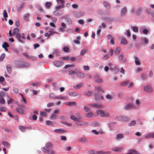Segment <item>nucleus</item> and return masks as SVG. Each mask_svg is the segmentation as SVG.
I'll list each match as a JSON object with an SVG mask.
<instances>
[{
  "label": "nucleus",
  "instance_id": "36",
  "mask_svg": "<svg viewBox=\"0 0 154 154\" xmlns=\"http://www.w3.org/2000/svg\"><path fill=\"white\" fill-rule=\"evenodd\" d=\"M92 125L94 127H99L100 124L98 122H92Z\"/></svg>",
  "mask_w": 154,
  "mask_h": 154
},
{
  "label": "nucleus",
  "instance_id": "28",
  "mask_svg": "<svg viewBox=\"0 0 154 154\" xmlns=\"http://www.w3.org/2000/svg\"><path fill=\"white\" fill-rule=\"evenodd\" d=\"M45 153H48V154H54V152L51 149H47Z\"/></svg>",
  "mask_w": 154,
  "mask_h": 154
},
{
  "label": "nucleus",
  "instance_id": "61",
  "mask_svg": "<svg viewBox=\"0 0 154 154\" xmlns=\"http://www.w3.org/2000/svg\"><path fill=\"white\" fill-rule=\"evenodd\" d=\"M49 96L51 98L54 99L55 95L53 93H51L50 94Z\"/></svg>",
  "mask_w": 154,
  "mask_h": 154
},
{
  "label": "nucleus",
  "instance_id": "22",
  "mask_svg": "<svg viewBox=\"0 0 154 154\" xmlns=\"http://www.w3.org/2000/svg\"><path fill=\"white\" fill-rule=\"evenodd\" d=\"M54 132L57 133H64L66 131L62 129H56L54 130Z\"/></svg>",
  "mask_w": 154,
  "mask_h": 154
},
{
  "label": "nucleus",
  "instance_id": "27",
  "mask_svg": "<svg viewBox=\"0 0 154 154\" xmlns=\"http://www.w3.org/2000/svg\"><path fill=\"white\" fill-rule=\"evenodd\" d=\"M17 111L19 113L22 114L23 113V109L20 107H17L16 108Z\"/></svg>",
  "mask_w": 154,
  "mask_h": 154
},
{
  "label": "nucleus",
  "instance_id": "16",
  "mask_svg": "<svg viewBox=\"0 0 154 154\" xmlns=\"http://www.w3.org/2000/svg\"><path fill=\"white\" fill-rule=\"evenodd\" d=\"M53 64L55 66L57 67H59L62 64L61 61L58 60L53 61Z\"/></svg>",
  "mask_w": 154,
  "mask_h": 154
},
{
  "label": "nucleus",
  "instance_id": "37",
  "mask_svg": "<svg viewBox=\"0 0 154 154\" xmlns=\"http://www.w3.org/2000/svg\"><path fill=\"white\" fill-rule=\"evenodd\" d=\"M19 129L22 131H24L27 128L23 126H19Z\"/></svg>",
  "mask_w": 154,
  "mask_h": 154
},
{
  "label": "nucleus",
  "instance_id": "30",
  "mask_svg": "<svg viewBox=\"0 0 154 154\" xmlns=\"http://www.w3.org/2000/svg\"><path fill=\"white\" fill-rule=\"evenodd\" d=\"M94 79L95 82L97 83H101L102 82L101 79L99 78L98 76H96L94 78Z\"/></svg>",
  "mask_w": 154,
  "mask_h": 154
},
{
  "label": "nucleus",
  "instance_id": "44",
  "mask_svg": "<svg viewBox=\"0 0 154 154\" xmlns=\"http://www.w3.org/2000/svg\"><path fill=\"white\" fill-rule=\"evenodd\" d=\"M51 5V3L50 2H47L45 4V7L48 8H50V7Z\"/></svg>",
  "mask_w": 154,
  "mask_h": 154
},
{
  "label": "nucleus",
  "instance_id": "20",
  "mask_svg": "<svg viewBox=\"0 0 154 154\" xmlns=\"http://www.w3.org/2000/svg\"><path fill=\"white\" fill-rule=\"evenodd\" d=\"M124 137V135L122 134H118L116 135V137H115V139L118 140L120 139H122Z\"/></svg>",
  "mask_w": 154,
  "mask_h": 154
},
{
  "label": "nucleus",
  "instance_id": "24",
  "mask_svg": "<svg viewBox=\"0 0 154 154\" xmlns=\"http://www.w3.org/2000/svg\"><path fill=\"white\" fill-rule=\"evenodd\" d=\"M65 104L66 105H67L69 106L71 105H73V106H75L76 105V103L75 102H66L65 103Z\"/></svg>",
  "mask_w": 154,
  "mask_h": 154
},
{
  "label": "nucleus",
  "instance_id": "9",
  "mask_svg": "<svg viewBox=\"0 0 154 154\" xmlns=\"http://www.w3.org/2000/svg\"><path fill=\"white\" fill-rule=\"evenodd\" d=\"M143 90L145 92L151 93L152 92V90L150 85H148L144 87Z\"/></svg>",
  "mask_w": 154,
  "mask_h": 154
},
{
  "label": "nucleus",
  "instance_id": "33",
  "mask_svg": "<svg viewBox=\"0 0 154 154\" xmlns=\"http://www.w3.org/2000/svg\"><path fill=\"white\" fill-rule=\"evenodd\" d=\"M121 43L125 45L127 43V42L125 38H122L121 39Z\"/></svg>",
  "mask_w": 154,
  "mask_h": 154
},
{
  "label": "nucleus",
  "instance_id": "23",
  "mask_svg": "<svg viewBox=\"0 0 154 154\" xmlns=\"http://www.w3.org/2000/svg\"><path fill=\"white\" fill-rule=\"evenodd\" d=\"M78 94L75 91L70 92L69 95L72 97H75L78 96Z\"/></svg>",
  "mask_w": 154,
  "mask_h": 154
},
{
  "label": "nucleus",
  "instance_id": "26",
  "mask_svg": "<svg viewBox=\"0 0 154 154\" xmlns=\"http://www.w3.org/2000/svg\"><path fill=\"white\" fill-rule=\"evenodd\" d=\"M29 66V63L26 62H23L22 68H26L28 67Z\"/></svg>",
  "mask_w": 154,
  "mask_h": 154
},
{
  "label": "nucleus",
  "instance_id": "2",
  "mask_svg": "<svg viewBox=\"0 0 154 154\" xmlns=\"http://www.w3.org/2000/svg\"><path fill=\"white\" fill-rule=\"evenodd\" d=\"M97 114L98 115L100 116L101 117H108L110 116V114L108 112L101 110L98 111Z\"/></svg>",
  "mask_w": 154,
  "mask_h": 154
},
{
  "label": "nucleus",
  "instance_id": "5",
  "mask_svg": "<svg viewBox=\"0 0 154 154\" xmlns=\"http://www.w3.org/2000/svg\"><path fill=\"white\" fill-rule=\"evenodd\" d=\"M75 124L79 126H85L88 125V123L83 121L78 120L75 122Z\"/></svg>",
  "mask_w": 154,
  "mask_h": 154
},
{
  "label": "nucleus",
  "instance_id": "34",
  "mask_svg": "<svg viewBox=\"0 0 154 154\" xmlns=\"http://www.w3.org/2000/svg\"><path fill=\"white\" fill-rule=\"evenodd\" d=\"M46 124L47 125H50L51 126H53L54 125V123L53 122L47 120L46 121Z\"/></svg>",
  "mask_w": 154,
  "mask_h": 154
},
{
  "label": "nucleus",
  "instance_id": "7",
  "mask_svg": "<svg viewBox=\"0 0 154 154\" xmlns=\"http://www.w3.org/2000/svg\"><path fill=\"white\" fill-rule=\"evenodd\" d=\"M73 70H70L68 72V74L70 75L73 79H76L75 75H76V71Z\"/></svg>",
  "mask_w": 154,
  "mask_h": 154
},
{
  "label": "nucleus",
  "instance_id": "53",
  "mask_svg": "<svg viewBox=\"0 0 154 154\" xmlns=\"http://www.w3.org/2000/svg\"><path fill=\"white\" fill-rule=\"evenodd\" d=\"M140 78L142 80H144L146 79V76L145 74H143L141 75L140 76Z\"/></svg>",
  "mask_w": 154,
  "mask_h": 154
},
{
  "label": "nucleus",
  "instance_id": "6",
  "mask_svg": "<svg viewBox=\"0 0 154 154\" xmlns=\"http://www.w3.org/2000/svg\"><path fill=\"white\" fill-rule=\"evenodd\" d=\"M64 19L65 22L68 25H70L72 24V21L69 17L67 15H65L63 17Z\"/></svg>",
  "mask_w": 154,
  "mask_h": 154
},
{
  "label": "nucleus",
  "instance_id": "25",
  "mask_svg": "<svg viewBox=\"0 0 154 154\" xmlns=\"http://www.w3.org/2000/svg\"><path fill=\"white\" fill-rule=\"evenodd\" d=\"M2 144L5 147L9 148L10 146V144L6 141H3L2 142Z\"/></svg>",
  "mask_w": 154,
  "mask_h": 154
},
{
  "label": "nucleus",
  "instance_id": "56",
  "mask_svg": "<svg viewBox=\"0 0 154 154\" xmlns=\"http://www.w3.org/2000/svg\"><path fill=\"white\" fill-rule=\"evenodd\" d=\"M69 57L68 56H66L64 57H62L60 58V59L64 60H67L69 59Z\"/></svg>",
  "mask_w": 154,
  "mask_h": 154
},
{
  "label": "nucleus",
  "instance_id": "62",
  "mask_svg": "<svg viewBox=\"0 0 154 154\" xmlns=\"http://www.w3.org/2000/svg\"><path fill=\"white\" fill-rule=\"evenodd\" d=\"M95 90L97 91V92L98 93L101 91V88L100 87H95Z\"/></svg>",
  "mask_w": 154,
  "mask_h": 154
},
{
  "label": "nucleus",
  "instance_id": "21",
  "mask_svg": "<svg viewBox=\"0 0 154 154\" xmlns=\"http://www.w3.org/2000/svg\"><path fill=\"white\" fill-rule=\"evenodd\" d=\"M121 48L119 47L116 48L114 51V54L115 55H117L119 54L120 52Z\"/></svg>",
  "mask_w": 154,
  "mask_h": 154
},
{
  "label": "nucleus",
  "instance_id": "50",
  "mask_svg": "<svg viewBox=\"0 0 154 154\" xmlns=\"http://www.w3.org/2000/svg\"><path fill=\"white\" fill-rule=\"evenodd\" d=\"M83 69L84 70H89L90 68L88 66L84 65L83 66Z\"/></svg>",
  "mask_w": 154,
  "mask_h": 154
},
{
  "label": "nucleus",
  "instance_id": "46",
  "mask_svg": "<svg viewBox=\"0 0 154 154\" xmlns=\"http://www.w3.org/2000/svg\"><path fill=\"white\" fill-rule=\"evenodd\" d=\"M92 115L93 113L91 112H90L86 114V116L88 118H90Z\"/></svg>",
  "mask_w": 154,
  "mask_h": 154
},
{
  "label": "nucleus",
  "instance_id": "8",
  "mask_svg": "<svg viewBox=\"0 0 154 154\" xmlns=\"http://www.w3.org/2000/svg\"><path fill=\"white\" fill-rule=\"evenodd\" d=\"M94 97L95 100L97 101L101 99L102 100L104 99L103 96L98 93H96L94 94Z\"/></svg>",
  "mask_w": 154,
  "mask_h": 154
},
{
  "label": "nucleus",
  "instance_id": "35",
  "mask_svg": "<svg viewBox=\"0 0 154 154\" xmlns=\"http://www.w3.org/2000/svg\"><path fill=\"white\" fill-rule=\"evenodd\" d=\"M70 118L71 119L73 120L74 121H77V118L74 115H72L70 116Z\"/></svg>",
  "mask_w": 154,
  "mask_h": 154
},
{
  "label": "nucleus",
  "instance_id": "31",
  "mask_svg": "<svg viewBox=\"0 0 154 154\" xmlns=\"http://www.w3.org/2000/svg\"><path fill=\"white\" fill-rule=\"evenodd\" d=\"M103 3L104 6L106 8H110V5L106 1H104L103 2Z\"/></svg>",
  "mask_w": 154,
  "mask_h": 154
},
{
  "label": "nucleus",
  "instance_id": "43",
  "mask_svg": "<svg viewBox=\"0 0 154 154\" xmlns=\"http://www.w3.org/2000/svg\"><path fill=\"white\" fill-rule=\"evenodd\" d=\"M112 150L114 151L117 152L120 151L121 149L117 147H115L112 149Z\"/></svg>",
  "mask_w": 154,
  "mask_h": 154
},
{
  "label": "nucleus",
  "instance_id": "52",
  "mask_svg": "<svg viewBox=\"0 0 154 154\" xmlns=\"http://www.w3.org/2000/svg\"><path fill=\"white\" fill-rule=\"evenodd\" d=\"M132 29L133 31L134 32H137L138 31V28L136 26H134L132 27Z\"/></svg>",
  "mask_w": 154,
  "mask_h": 154
},
{
  "label": "nucleus",
  "instance_id": "57",
  "mask_svg": "<svg viewBox=\"0 0 154 154\" xmlns=\"http://www.w3.org/2000/svg\"><path fill=\"white\" fill-rule=\"evenodd\" d=\"M128 84V82L127 81H125L124 82H122L121 83L122 86H125L127 85Z\"/></svg>",
  "mask_w": 154,
  "mask_h": 154
},
{
  "label": "nucleus",
  "instance_id": "12",
  "mask_svg": "<svg viewBox=\"0 0 154 154\" xmlns=\"http://www.w3.org/2000/svg\"><path fill=\"white\" fill-rule=\"evenodd\" d=\"M127 11V8L126 7H123L121 10V15L122 17H124Z\"/></svg>",
  "mask_w": 154,
  "mask_h": 154
},
{
  "label": "nucleus",
  "instance_id": "18",
  "mask_svg": "<svg viewBox=\"0 0 154 154\" xmlns=\"http://www.w3.org/2000/svg\"><path fill=\"white\" fill-rule=\"evenodd\" d=\"M133 108V105L131 104H128L125 106L124 109H130Z\"/></svg>",
  "mask_w": 154,
  "mask_h": 154
},
{
  "label": "nucleus",
  "instance_id": "11",
  "mask_svg": "<svg viewBox=\"0 0 154 154\" xmlns=\"http://www.w3.org/2000/svg\"><path fill=\"white\" fill-rule=\"evenodd\" d=\"M53 14L56 16H60L63 14V12L61 10H56L53 12Z\"/></svg>",
  "mask_w": 154,
  "mask_h": 154
},
{
  "label": "nucleus",
  "instance_id": "19",
  "mask_svg": "<svg viewBox=\"0 0 154 154\" xmlns=\"http://www.w3.org/2000/svg\"><path fill=\"white\" fill-rule=\"evenodd\" d=\"M126 154H140L138 153V152L133 149H130L129 150V152Z\"/></svg>",
  "mask_w": 154,
  "mask_h": 154
},
{
  "label": "nucleus",
  "instance_id": "29",
  "mask_svg": "<svg viewBox=\"0 0 154 154\" xmlns=\"http://www.w3.org/2000/svg\"><path fill=\"white\" fill-rule=\"evenodd\" d=\"M8 74H10L11 72V68L10 65H8L6 66Z\"/></svg>",
  "mask_w": 154,
  "mask_h": 154
},
{
  "label": "nucleus",
  "instance_id": "40",
  "mask_svg": "<svg viewBox=\"0 0 154 154\" xmlns=\"http://www.w3.org/2000/svg\"><path fill=\"white\" fill-rule=\"evenodd\" d=\"M63 51L66 52H68L69 51V48L67 47H64L63 48Z\"/></svg>",
  "mask_w": 154,
  "mask_h": 154
},
{
  "label": "nucleus",
  "instance_id": "38",
  "mask_svg": "<svg viewBox=\"0 0 154 154\" xmlns=\"http://www.w3.org/2000/svg\"><path fill=\"white\" fill-rule=\"evenodd\" d=\"M84 94L88 96H91L92 94V92L90 91H86L84 92Z\"/></svg>",
  "mask_w": 154,
  "mask_h": 154
},
{
  "label": "nucleus",
  "instance_id": "48",
  "mask_svg": "<svg viewBox=\"0 0 154 154\" xmlns=\"http://www.w3.org/2000/svg\"><path fill=\"white\" fill-rule=\"evenodd\" d=\"M84 109L86 112H88L91 109L89 107L85 106L84 107Z\"/></svg>",
  "mask_w": 154,
  "mask_h": 154
},
{
  "label": "nucleus",
  "instance_id": "42",
  "mask_svg": "<svg viewBox=\"0 0 154 154\" xmlns=\"http://www.w3.org/2000/svg\"><path fill=\"white\" fill-rule=\"evenodd\" d=\"M56 116L55 114H51L50 117V119H56Z\"/></svg>",
  "mask_w": 154,
  "mask_h": 154
},
{
  "label": "nucleus",
  "instance_id": "63",
  "mask_svg": "<svg viewBox=\"0 0 154 154\" xmlns=\"http://www.w3.org/2000/svg\"><path fill=\"white\" fill-rule=\"evenodd\" d=\"M106 98L109 100H111L112 99V96L109 94H107L106 96Z\"/></svg>",
  "mask_w": 154,
  "mask_h": 154
},
{
  "label": "nucleus",
  "instance_id": "4",
  "mask_svg": "<svg viewBox=\"0 0 154 154\" xmlns=\"http://www.w3.org/2000/svg\"><path fill=\"white\" fill-rule=\"evenodd\" d=\"M115 120L121 121H125L128 120V118L125 116L119 115L115 118Z\"/></svg>",
  "mask_w": 154,
  "mask_h": 154
},
{
  "label": "nucleus",
  "instance_id": "64",
  "mask_svg": "<svg viewBox=\"0 0 154 154\" xmlns=\"http://www.w3.org/2000/svg\"><path fill=\"white\" fill-rule=\"evenodd\" d=\"M106 153L105 152L102 151H97L96 152L97 154H105Z\"/></svg>",
  "mask_w": 154,
  "mask_h": 154
},
{
  "label": "nucleus",
  "instance_id": "14",
  "mask_svg": "<svg viewBox=\"0 0 154 154\" xmlns=\"http://www.w3.org/2000/svg\"><path fill=\"white\" fill-rule=\"evenodd\" d=\"M143 10V8L142 7L138 8L135 12V14L137 16L139 15L142 12Z\"/></svg>",
  "mask_w": 154,
  "mask_h": 154
},
{
  "label": "nucleus",
  "instance_id": "41",
  "mask_svg": "<svg viewBox=\"0 0 154 154\" xmlns=\"http://www.w3.org/2000/svg\"><path fill=\"white\" fill-rule=\"evenodd\" d=\"M29 16V14H27L25 16H24V20L26 21H28V18Z\"/></svg>",
  "mask_w": 154,
  "mask_h": 154
},
{
  "label": "nucleus",
  "instance_id": "59",
  "mask_svg": "<svg viewBox=\"0 0 154 154\" xmlns=\"http://www.w3.org/2000/svg\"><path fill=\"white\" fill-rule=\"evenodd\" d=\"M124 95V93L122 92H120L118 94V96L119 97H122Z\"/></svg>",
  "mask_w": 154,
  "mask_h": 154
},
{
  "label": "nucleus",
  "instance_id": "60",
  "mask_svg": "<svg viewBox=\"0 0 154 154\" xmlns=\"http://www.w3.org/2000/svg\"><path fill=\"white\" fill-rule=\"evenodd\" d=\"M148 31L146 29H143L142 32L144 34H147L148 33Z\"/></svg>",
  "mask_w": 154,
  "mask_h": 154
},
{
  "label": "nucleus",
  "instance_id": "1",
  "mask_svg": "<svg viewBox=\"0 0 154 154\" xmlns=\"http://www.w3.org/2000/svg\"><path fill=\"white\" fill-rule=\"evenodd\" d=\"M19 30L18 27L14 28L13 31V35H16L18 41L22 43H23V41L21 39V35L19 33Z\"/></svg>",
  "mask_w": 154,
  "mask_h": 154
},
{
  "label": "nucleus",
  "instance_id": "45",
  "mask_svg": "<svg viewBox=\"0 0 154 154\" xmlns=\"http://www.w3.org/2000/svg\"><path fill=\"white\" fill-rule=\"evenodd\" d=\"M87 52V50L86 49H83L81 51L80 55L81 56H83L84 54H85Z\"/></svg>",
  "mask_w": 154,
  "mask_h": 154
},
{
  "label": "nucleus",
  "instance_id": "13",
  "mask_svg": "<svg viewBox=\"0 0 154 154\" xmlns=\"http://www.w3.org/2000/svg\"><path fill=\"white\" fill-rule=\"evenodd\" d=\"M23 61H17L15 62V66L17 68H22Z\"/></svg>",
  "mask_w": 154,
  "mask_h": 154
},
{
  "label": "nucleus",
  "instance_id": "39",
  "mask_svg": "<svg viewBox=\"0 0 154 154\" xmlns=\"http://www.w3.org/2000/svg\"><path fill=\"white\" fill-rule=\"evenodd\" d=\"M136 121L135 120H132L130 123H128V125L129 126H131L134 125H135Z\"/></svg>",
  "mask_w": 154,
  "mask_h": 154
},
{
  "label": "nucleus",
  "instance_id": "51",
  "mask_svg": "<svg viewBox=\"0 0 154 154\" xmlns=\"http://www.w3.org/2000/svg\"><path fill=\"white\" fill-rule=\"evenodd\" d=\"M5 103V100L4 98L1 97L0 98V103L1 104H4Z\"/></svg>",
  "mask_w": 154,
  "mask_h": 154
},
{
  "label": "nucleus",
  "instance_id": "58",
  "mask_svg": "<svg viewBox=\"0 0 154 154\" xmlns=\"http://www.w3.org/2000/svg\"><path fill=\"white\" fill-rule=\"evenodd\" d=\"M64 6L63 5H58L56 7V10H59V9L63 8Z\"/></svg>",
  "mask_w": 154,
  "mask_h": 154
},
{
  "label": "nucleus",
  "instance_id": "49",
  "mask_svg": "<svg viewBox=\"0 0 154 154\" xmlns=\"http://www.w3.org/2000/svg\"><path fill=\"white\" fill-rule=\"evenodd\" d=\"M5 53L2 54L1 56L0 57V61H2L5 58Z\"/></svg>",
  "mask_w": 154,
  "mask_h": 154
},
{
  "label": "nucleus",
  "instance_id": "54",
  "mask_svg": "<svg viewBox=\"0 0 154 154\" xmlns=\"http://www.w3.org/2000/svg\"><path fill=\"white\" fill-rule=\"evenodd\" d=\"M3 15L4 18H6L8 17V14L6 12V11L5 10L4 11V13L3 14Z\"/></svg>",
  "mask_w": 154,
  "mask_h": 154
},
{
  "label": "nucleus",
  "instance_id": "55",
  "mask_svg": "<svg viewBox=\"0 0 154 154\" xmlns=\"http://www.w3.org/2000/svg\"><path fill=\"white\" fill-rule=\"evenodd\" d=\"M23 6V5H21L19 7L17 6L16 8H17V10L19 11L22 9Z\"/></svg>",
  "mask_w": 154,
  "mask_h": 154
},
{
  "label": "nucleus",
  "instance_id": "17",
  "mask_svg": "<svg viewBox=\"0 0 154 154\" xmlns=\"http://www.w3.org/2000/svg\"><path fill=\"white\" fill-rule=\"evenodd\" d=\"M79 140L80 142L82 143H86L88 142V140L84 137L79 138Z\"/></svg>",
  "mask_w": 154,
  "mask_h": 154
},
{
  "label": "nucleus",
  "instance_id": "15",
  "mask_svg": "<svg viewBox=\"0 0 154 154\" xmlns=\"http://www.w3.org/2000/svg\"><path fill=\"white\" fill-rule=\"evenodd\" d=\"M103 19L106 22H111L114 21L113 18L112 17H106L103 18Z\"/></svg>",
  "mask_w": 154,
  "mask_h": 154
},
{
  "label": "nucleus",
  "instance_id": "10",
  "mask_svg": "<svg viewBox=\"0 0 154 154\" xmlns=\"http://www.w3.org/2000/svg\"><path fill=\"white\" fill-rule=\"evenodd\" d=\"M75 70L76 71V75L77 77L81 79H83L84 78L85 75L83 73L79 71L77 69H75Z\"/></svg>",
  "mask_w": 154,
  "mask_h": 154
},
{
  "label": "nucleus",
  "instance_id": "47",
  "mask_svg": "<svg viewBox=\"0 0 154 154\" xmlns=\"http://www.w3.org/2000/svg\"><path fill=\"white\" fill-rule=\"evenodd\" d=\"M151 11V10L150 9H148L147 8H145V13L149 14L150 13Z\"/></svg>",
  "mask_w": 154,
  "mask_h": 154
},
{
  "label": "nucleus",
  "instance_id": "3",
  "mask_svg": "<svg viewBox=\"0 0 154 154\" xmlns=\"http://www.w3.org/2000/svg\"><path fill=\"white\" fill-rule=\"evenodd\" d=\"M52 147V144L50 142H47L45 144V146L42 148V151L44 152H46V150L48 149H51Z\"/></svg>",
  "mask_w": 154,
  "mask_h": 154
},
{
  "label": "nucleus",
  "instance_id": "32",
  "mask_svg": "<svg viewBox=\"0 0 154 154\" xmlns=\"http://www.w3.org/2000/svg\"><path fill=\"white\" fill-rule=\"evenodd\" d=\"M113 71L115 74H116L119 72V69L117 68L116 66H115L113 68Z\"/></svg>",
  "mask_w": 154,
  "mask_h": 154
}]
</instances>
